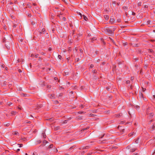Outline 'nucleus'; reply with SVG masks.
I'll return each mask as SVG.
<instances>
[{
    "instance_id": "19",
    "label": "nucleus",
    "mask_w": 155,
    "mask_h": 155,
    "mask_svg": "<svg viewBox=\"0 0 155 155\" xmlns=\"http://www.w3.org/2000/svg\"><path fill=\"white\" fill-rule=\"evenodd\" d=\"M78 113L79 114H82L83 113H85V112H83V111H80V112H78Z\"/></svg>"
},
{
    "instance_id": "17",
    "label": "nucleus",
    "mask_w": 155,
    "mask_h": 155,
    "mask_svg": "<svg viewBox=\"0 0 155 155\" xmlns=\"http://www.w3.org/2000/svg\"><path fill=\"white\" fill-rule=\"evenodd\" d=\"M133 134H134V132H133L131 134V133H130V134H129V136H131L132 135H133Z\"/></svg>"
},
{
    "instance_id": "2",
    "label": "nucleus",
    "mask_w": 155,
    "mask_h": 155,
    "mask_svg": "<svg viewBox=\"0 0 155 155\" xmlns=\"http://www.w3.org/2000/svg\"><path fill=\"white\" fill-rule=\"evenodd\" d=\"M130 148L131 152H133L135 151L136 149V148L134 147L133 145L132 146H130L128 147Z\"/></svg>"
},
{
    "instance_id": "13",
    "label": "nucleus",
    "mask_w": 155,
    "mask_h": 155,
    "mask_svg": "<svg viewBox=\"0 0 155 155\" xmlns=\"http://www.w3.org/2000/svg\"><path fill=\"white\" fill-rule=\"evenodd\" d=\"M83 117L81 116H78V119H83Z\"/></svg>"
},
{
    "instance_id": "8",
    "label": "nucleus",
    "mask_w": 155,
    "mask_h": 155,
    "mask_svg": "<svg viewBox=\"0 0 155 155\" xmlns=\"http://www.w3.org/2000/svg\"><path fill=\"white\" fill-rule=\"evenodd\" d=\"M104 18L106 20H108L109 18L108 16V15H104Z\"/></svg>"
},
{
    "instance_id": "31",
    "label": "nucleus",
    "mask_w": 155,
    "mask_h": 155,
    "mask_svg": "<svg viewBox=\"0 0 155 155\" xmlns=\"http://www.w3.org/2000/svg\"><path fill=\"white\" fill-rule=\"evenodd\" d=\"M8 104L9 105H11L12 104V103L9 102V103H8Z\"/></svg>"
},
{
    "instance_id": "16",
    "label": "nucleus",
    "mask_w": 155,
    "mask_h": 155,
    "mask_svg": "<svg viewBox=\"0 0 155 155\" xmlns=\"http://www.w3.org/2000/svg\"><path fill=\"white\" fill-rule=\"evenodd\" d=\"M53 144H51L49 146V148H51V147H53Z\"/></svg>"
},
{
    "instance_id": "48",
    "label": "nucleus",
    "mask_w": 155,
    "mask_h": 155,
    "mask_svg": "<svg viewBox=\"0 0 155 155\" xmlns=\"http://www.w3.org/2000/svg\"><path fill=\"white\" fill-rule=\"evenodd\" d=\"M57 78H56V77H55V78H54V79H55V80H57Z\"/></svg>"
},
{
    "instance_id": "49",
    "label": "nucleus",
    "mask_w": 155,
    "mask_h": 155,
    "mask_svg": "<svg viewBox=\"0 0 155 155\" xmlns=\"http://www.w3.org/2000/svg\"><path fill=\"white\" fill-rule=\"evenodd\" d=\"M63 20H65V18H63Z\"/></svg>"
},
{
    "instance_id": "32",
    "label": "nucleus",
    "mask_w": 155,
    "mask_h": 155,
    "mask_svg": "<svg viewBox=\"0 0 155 155\" xmlns=\"http://www.w3.org/2000/svg\"><path fill=\"white\" fill-rule=\"evenodd\" d=\"M20 145L19 147H21L22 146V144H19Z\"/></svg>"
},
{
    "instance_id": "42",
    "label": "nucleus",
    "mask_w": 155,
    "mask_h": 155,
    "mask_svg": "<svg viewBox=\"0 0 155 155\" xmlns=\"http://www.w3.org/2000/svg\"><path fill=\"white\" fill-rule=\"evenodd\" d=\"M9 125V124H6V126H8Z\"/></svg>"
},
{
    "instance_id": "64",
    "label": "nucleus",
    "mask_w": 155,
    "mask_h": 155,
    "mask_svg": "<svg viewBox=\"0 0 155 155\" xmlns=\"http://www.w3.org/2000/svg\"><path fill=\"white\" fill-rule=\"evenodd\" d=\"M49 70H50V68H49Z\"/></svg>"
},
{
    "instance_id": "20",
    "label": "nucleus",
    "mask_w": 155,
    "mask_h": 155,
    "mask_svg": "<svg viewBox=\"0 0 155 155\" xmlns=\"http://www.w3.org/2000/svg\"><path fill=\"white\" fill-rule=\"evenodd\" d=\"M136 108L137 109V110H138V109H139L140 107H139V106H136Z\"/></svg>"
},
{
    "instance_id": "47",
    "label": "nucleus",
    "mask_w": 155,
    "mask_h": 155,
    "mask_svg": "<svg viewBox=\"0 0 155 155\" xmlns=\"http://www.w3.org/2000/svg\"><path fill=\"white\" fill-rule=\"evenodd\" d=\"M33 5H36V4L35 3H34V4H33Z\"/></svg>"
},
{
    "instance_id": "38",
    "label": "nucleus",
    "mask_w": 155,
    "mask_h": 155,
    "mask_svg": "<svg viewBox=\"0 0 155 155\" xmlns=\"http://www.w3.org/2000/svg\"><path fill=\"white\" fill-rule=\"evenodd\" d=\"M88 128H89V127H87V128H85V129H83V130H87V129H88Z\"/></svg>"
},
{
    "instance_id": "62",
    "label": "nucleus",
    "mask_w": 155,
    "mask_h": 155,
    "mask_svg": "<svg viewBox=\"0 0 155 155\" xmlns=\"http://www.w3.org/2000/svg\"><path fill=\"white\" fill-rule=\"evenodd\" d=\"M138 5H140V4L139 3Z\"/></svg>"
},
{
    "instance_id": "26",
    "label": "nucleus",
    "mask_w": 155,
    "mask_h": 155,
    "mask_svg": "<svg viewBox=\"0 0 155 155\" xmlns=\"http://www.w3.org/2000/svg\"><path fill=\"white\" fill-rule=\"evenodd\" d=\"M74 147V146H72V147H71L70 148V149H69V150H71V149H72V148H73Z\"/></svg>"
},
{
    "instance_id": "63",
    "label": "nucleus",
    "mask_w": 155,
    "mask_h": 155,
    "mask_svg": "<svg viewBox=\"0 0 155 155\" xmlns=\"http://www.w3.org/2000/svg\"><path fill=\"white\" fill-rule=\"evenodd\" d=\"M32 55H32V54H31V56H32Z\"/></svg>"
},
{
    "instance_id": "9",
    "label": "nucleus",
    "mask_w": 155,
    "mask_h": 155,
    "mask_svg": "<svg viewBox=\"0 0 155 155\" xmlns=\"http://www.w3.org/2000/svg\"><path fill=\"white\" fill-rule=\"evenodd\" d=\"M155 128V124H154L152 127V130H154Z\"/></svg>"
},
{
    "instance_id": "25",
    "label": "nucleus",
    "mask_w": 155,
    "mask_h": 155,
    "mask_svg": "<svg viewBox=\"0 0 155 155\" xmlns=\"http://www.w3.org/2000/svg\"><path fill=\"white\" fill-rule=\"evenodd\" d=\"M67 121H68V120H65V121H64L63 122V123H64V124H66V123L67 122Z\"/></svg>"
},
{
    "instance_id": "14",
    "label": "nucleus",
    "mask_w": 155,
    "mask_h": 155,
    "mask_svg": "<svg viewBox=\"0 0 155 155\" xmlns=\"http://www.w3.org/2000/svg\"><path fill=\"white\" fill-rule=\"evenodd\" d=\"M16 113V112H14V111H12L11 113V114H12V115H14V114H15Z\"/></svg>"
},
{
    "instance_id": "43",
    "label": "nucleus",
    "mask_w": 155,
    "mask_h": 155,
    "mask_svg": "<svg viewBox=\"0 0 155 155\" xmlns=\"http://www.w3.org/2000/svg\"><path fill=\"white\" fill-rule=\"evenodd\" d=\"M19 72H21V70L19 69Z\"/></svg>"
},
{
    "instance_id": "1",
    "label": "nucleus",
    "mask_w": 155,
    "mask_h": 155,
    "mask_svg": "<svg viewBox=\"0 0 155 155\" xmlns=\"http://www.w3.org/2000/svg\"><path fill=\"white\" fill-rule=\"evenodd\" d=\"M115 30V28L113 27L110 28H106L104 31L107 34L112 35L113 34V32Z\"/></svg>"
},
{
    "instance_id": "46",
    "label": "nucleus",
    "mask_w": 155,
    "mask_h": 155,
    "mask_svg": "<svg viewBox=\"0 0 155 155\" xmlns=\"http://www.w3.org/2000/svg\"><path fill=\"white\" fill-rule=\"evenodd\" d=\"M1 67H2V68H4V66H3V65H1Z\"/></svg>"
},
{
    "instance_id": "57",
    "label": "nucleus",
    "mask_w": 155,
    "mask_h": 155,
    "mask_svg": "<svg viewBox=\"0 0 155 155\" xmlns=\"http://www.w3.org/2000/svg\"><path fill=\"white\" fill-rule=\"evenodd\" d=\"M153 96L154 97V98H155V95H153Z\"/></svg>"
},
{
    "instance_id": "23",
    "label": "nucleus",
    "mask_w": 155,
    "mask_h": 155,
    "mask_svg": "<svg viewBox=\"0 0 155 155\" xmlns=\"http://www.w3.org/2000/svg\"><path fill=\"white\" fill-rule=\"evenodd\" d=\"M58 57L60 59H61L62 58V57L61 55H59Z\"/></svg>"
},
{
    "instance_id": "52",
    "label": "nucleus",
    "mask_w": 155,
    "mask_h": 155,
    "mask_svg": "<svg viewBox=\"0 0 155 155\" xmlns=\"http://www.w3.org/2000/svg\"><path fill=\"white\" fill-rule=\"evenodd\" d=\"M51 118H50V119H48V120H51Z\"/></svg>"
},
{
    "instance_id": "7",
    "label": "nucleus",
    "mask_w": 155,
    "mask_h": 155,
    "mask_svg": "<svg viewBox=\"0 0 155 155\" xmlns=\"http://www.w3.org/2000/svg\"><path fill=\"white\" fill-rule=\"evenodd\" d=\"M49 97L51 98H54L55 97H54V95L51 94L49 96Z\"/></svg>"
},
{
    "instance_id": "50",
    "label": "nucleus",
    "mask_w": 155,
    "mask_h": 155,
    "mask_svg": "<svg viewBox=\"0 0 155 155\" xmlns=\"http://www.w3.org/2000/svg\"><path fill=\"white\" fill-rule=\"evenodd\" d=\"M124 46H125V45H127L126 43V44H124Z\"/></svg>"
},
{
    "instance_id": "3",
    "label": "nucleus",
    "mask_w": 155,
    "mask_h": 155,
    "mask_svg": "<svg viewBox=\"0 0 155 155\" xmlns=\"http://www.w3.org/2000/svg\"><path fill=\"white\" fill-rule=\"evenodd\" d=\"M45 85V84H44V83L43 82H41L38 84V86L40 87H42L44 86Z\"/></svg>"
},
{
    "instance_id": "24",
    "label": "nucleus",
    "mask_w": 155,
    "mask_h": 155,
    "mask_svg": "<svg viewBox=\"0 0 155 155\" xmlns=\"http://www.w3.org/2000/svg\"><path fill=\"white\" fill-rule=\"evenodd\" d=\"M65 74L66 75H68V71L65 72Z\"/></svg>"
},
{
    "instance_id": "45",
    "label": "nucleus",
    "mask_w": 155,
    "mask_h": 155,
    "mask_svg": "<svg viewBox=\"0 0 155 155\" xmlns=\"http://www.w3.org/2000/svg\"><path fill=\"white\" fill-rule=\"evenodd\" d=\"M83 107V105H81V108H82Z\"/></svg>"
},
{
    "instance_id": "55",
    "label": "nucleus",
    "mask_w": 155,
    "mask_h": 155,
    "mask_svg": "<svg viewBox=\"0 0 155 155\" xmlns=\"http://www.w3.org/2000/svg\"><path fill=\"white\" fill-rule=\"evenodd\" d=\"M5 69H6V70H8V68H5Z\"/></svg>"
},
{
    "instance_id": "54",
    "label": "nucleus",
    "mask_w": 155,
    "mask_h": 155,
    "mask_svg": "<svg viewBox=\"0 0 155 155\" xmlns=\"http://www.w3.org/2000/svg\"><path fill=\"white\" fill-rule=\"evenodd\" d=\"M12 18H14V17H13L12 16Z\"/></svg>"
},
{
    "instance_id": "53",
    "label": "nucleus",
    "mask_w": 155,
    "mask_h": 155,
    "mask_svg": "<svg viewBox=\"0 0 155 155\" xmlns=\"http://www.w3.org/2000/svg\"><path fill=\"white\" fill-rule=\"evenodd\" d=\"M25 138H23V140H25Z\"/></svg>"
},
{
    "instance_id": "22",
    "label": "nucleus",
    "mask_w": 155,
    "mask_h": 155,
    "mask_svg": "<svg viewBox=\"0 0 155 155\" xmlns=\"http://www.w3.org/2000/svg\"><path fill=\"white\" fill-rule=\"evenodd\" d=\"M43 137L44 138H46V135L45 134H43Z\"/></svg>"
},
{
    "instance_id": "59",
    "label": "nucleus",
    "mask_w": 155,
    "mask_h": 155,
    "mask_svg": "<svg viewBox=\"0 0 155 155\" xmlns=\"http://www.w3.org/2000/svg\"><path fill=\"white\" fill-rule=\"evenodd\" d=\"M91 154V153H89V154Z\"/></svg>"
},
{
    "instance_id": "41",
    "label": "nucleus",
    "mask_w": 155,
    "mask_h": 155,
    "mask_svg": "<svg viewBox=\"0 0 155 155\" xmlns=\"http://www.w3.org/2000/svg\"><path fill=\"white\" fill-rule=\"evenodd\" d=\"M20 151V149H18L17 150V152H18V151Z\"/></svg>"
},
{
    "instance_id": "51",
    "label": "nucleus",
    "mask_w": 155,
    "mask_h": 155,
    "mask_svg": "<svg viewBox=\"0 0 155 155\" xmlns=\"http://www.w3.org/2000/svg\"><path fill=\"white\" fill-rule=\"evenodd\" d=\"M131 80H133L134 79H133V78L132 77H131Z\"/></svg>"
},
{
    "instance_id": "40",
    "label": "nucleus",
    "mask_w": 155,
    "mask_h": 155,
    "mask_svg": "<svg viewBox=\"0 0 155 155\" xmlns=\"http://www.w3.org/2000/svg\"><path fill=\"white\" fill-rule=\"evenodd\" d=\"M96 71L95 70H94L93 71V72L94 73H95L96 72Z\"/></svg>"
},
{
    "instance_id": "12",
    "label": "nucleus",
    "mask_w": 155,
    "mask_h": 155,
    "mask_svg": "<svg viewBox=\"0 0 155 155\" xmlns=\"http://www.w3.org/2000/svg\"><path fill=\"white\" fill-rule=\"evenodd\" d=\"M42 32H40V33L41 34L43 33L45 31V29L44 28H43V29H42Z\"/></svg>"
},
{
    "instance_id": "44",
    "label": "nucleus",
    "mask_w": 155,
    "mask_h": 155,
    "mask_svg": "<svg viewBox=\"0 0 155 155\" xmlns=\"http://www.w3.org/2000/svg\"><path fill=\"white\" fill-rule=\"evenodd\" d=\"M49 51H51V48H49Z\"/></svg>"
},
{
    "instance_id": "61",
    "label": "nucleus",
    "mask_w": 155,
    "mask_h": 155,
    "mask_svg": "<svg viewBox=\"0 0 155 155\" xmlns=\"http://www.w3.org/2000/svg\"><path fill=\"white\" fill-rule=\"evenodd\" d=\"M28 16H31V15H28Z\"/></svg>"
},
{
    "instance_id": "30",
    "label": "nucleus",
    "mask_w": 155,
    "mask_h": 155,
    "mask_svg": "<svg viewBox=\"0 0 155 155\" xmlns=\"http://www.w3.org/2000/svg\"><path fill=\"white\" fill-rule=\"evenodd\" d=\"M142 89H143V92H144L146 90V89L145 88H142Z\"/></svg>"
},
{
    "instance_id": "60",
    "label": "nucleus",
    "mask_w": 155,
    "mask_h": 155,
    "mask_svg": "<svg viewBox=\"0 0 155 155\" xmlns=\"http://www.w3.org/2000/svg\"><path fill=\"white\" fill-rule=\"evenodd\" d=\"M147 22H149H149H150V21H147Z\"/></svg>"
},
{
    "instance_id": "35",
    "label": "nucleus",
    "mask_w": 155,
    "mask_h": 155,
    "mask_svg": "<svg viewBox=\"0 0 155 155\" xmlns=\"http://www.w3.org/2000/svg\"><path fill=\"white\" fill-rule=\"evenodd\" d=\"M13 24H14V25H13V27H15L16 26H17L16 24H14V23H13Z\"/></svg>"
},
{
    "instance_id": "34",
    "label": "nucleus",
    "mask_w": 155,
    "mask_h": 155,
    "mask_svg": "<svg viewBox=\"0 0 155 155\" xmlns=\"http://www.w3.org/2000/svg\"><path fill=\"white\" fill-rule=\"evenodd\" d=\"M140 97L141 98V97L143 98V94H140Z\"/></svg>"
},
{
    "instance_id": "33",
    "label": "nucleus",
    "mask_w": 155,
    "mask_h": 155,
    "mask_svg": "<svg viewBox=\"0 0 155 155\" xmlns=\"http://www.w3.org/2000/svg\"><path fill=\"white\" fill-rule=\"evenodd\" d=\"M37 142H38V143H39L41 142V141L40 140H38L37 141Z\"/></svg>"
},
{
    "instance_id": "36",
    "label": "nucleus",
    "mask_w": 155,
    "mask_h": 155,
    "mask_svg": "<svg viewBox=\"0 0 155 155\" xmlns=\"http://www.w3.org/2000/svg\"><path fill=\"white\" fill-rule=\"evenodd\" d=\"M88 148H89V147L88 146H86L85 148H84L83 149H84V148L87 149Z\"/></svg>"
},
{
    "instance_id": "21",
    "label": "nucleus",
    "mask_w": 155,
    "mask_h": 155,
    "mask_svg": "<svg viewBox=\"0 0 155 155\" xmlns=\"http://www.w3.org/2000/svg\"><path fill=\"white\" fill-rule=\"evenodd\" d=\"M114 20L113 19H110V22H113Z\"/></svg>"
},
{
    "instance_id": "18",
    "label": "nucleus",
    "mask_w": 155,
    "mask_h": 155,
    "mask_svg": "<svg viewBox=\"0 0 155 155\" xmlns=\"http://www.w3.org/2000/svg\"><path fill=\"white\" fill-rule=\"evenodd\" d=\"M48 143V142L46 140H44L43 141V144L46 143Z\"/></svg>"
},
{
    "instance_id": "29",
    "label": "nucleus",
    "mask_w": 155,
    "mask_h": 155,
    "mask_svg": "<svg viewBox=\"0 0 155 155\" xmlns=\"http://www.w3.org/2000/svg\"><path fill=\"white\" fill-rule=\"evenodd\" d=\"M130 81H127L126 82V83L127 84H128L130 83Z\"/></svg>"
},
{
    "instance_id": "28",
    "label": "nucleus",
    "mask_w": 155,
    "mask_h": 155,
    "mask_svg": "<svg viewBox=\"0 0 155 155\" xmlns=\"http://www.w3.org/2000/svg\"><path fill=\"white\" fill-rule=\"evenodd\" d=\"M94 67V65L92 64H91V65H90V67L91 68H93Z\"/></svg>"
},
{
    "instance_id": "11",
    "label": "nucleus",
    "mask_w": 155,
    "mask_h": 155,
    "mask_svg": "<svg viewBox=\"0 0 155 155\" xmlns=\"http://www.w3.org/2000/svg\"><path fill=\"white\" fill-rule=\"evenodd\" d=\"M77 12V13L80 16V17L81 18L82 17V16L81 14V13H80V12Z\"/></svg>"
},
{
    "instance_id": "37",
    "label": "nucleus",
    "mask_w": 155,
    "mask_h": 155,
    "mask_svg": "<svg viewBox=\"0 0 155 155\" xmlns=\"http://www.w3.org/2000/svg\"><path fill=\"white\" fill-rule=\"evenodd\" d=\"M132 15H135V13H134V12H132Z\"/></svg>"
},
{
    "instance_id": "39",
    "label": "nucleus",
    "mask_w": 155,
    "mask_h": 155,
    "mask_svg": "<svg viewBox=\"0 0 155 155\" xmlns=\"http://www.w3.org/2000/svg\"><path fill=\"white\" fill-rule=\"evenodd\" d=\"M35 58H37L38 57V54H36L35 55Z\"/></svg>"
},
{
    "instance_id": "56",
    "label": "nucleus",
    "mask_w": 155,
    "mask_h": 155,
    "mask_svg": "<svg viewBox=\"0 0 155 155\" xmlns=\"http://www.w3.org/2000/svg\"><path fill=\"white\" fill-rule=\"evenodd\" d=\"M61 94H59V96H61Z\"/></svg>"
},
{
    "instance_id": "6",
    "label": "nucleus",
    "mask_w": 155,
    "mask_h": 155,
    "mask_svg": "<svg viewBox=\"0 0 155 155\" xmlns=\"http://www.w3.org/2000/svg\"><path fill=\"white\" fill-rule=\"evenodd\" d=\"M82 16H83L84 19V20L86 21H87L88 20V18H87V17L84 15H83Z\"/></svg>"
},
{
    "instance_id": "27",
    "label": "nucleus",
    "mask_w": 155,
    "mask_h": 155,
    "mask_svg": "<svg viewBox=\"0 0 155 155\" xmlns=\"http://www.w3.org/2000/svg\"><path fill=\"white\" fill-rule=\"evenodd\" d=\"M94 115H94L92 114H90V116L91 117L94 116Z\"/></svg>"
},
{
    "instance_id": "15",
    "label": "nucleus",
    "mask_w": 155,
    "mask_h": 155,
    "mask_svg": "<svg viewBox=\"0 0 155 155\" xmlns=\"http://www.w3.org/2000/svg\"><path fill=\"white\" fill-rule=\"evenodd\" d=\"M139 138H138L135 141L136 143H138L139 142Z\"/></svg>"
},
{
    "instance_id": "4",
    "label": "nucleus",
    "mask_w": 155,
    "mask_h": 155,
    "mask_svg": "<svg viewBox=\"0 0 155 155\" xmlns=\"http://www.w3.org/2000/svg\"><path fill=\"white\" fill-rule=\"evenodd\" d=\"M36 19H34L33 21H31V23L33 25H35V23H36Z\"/></svg>"
},
{
    "instance_id": "10",
    "label": "nucleus",
    "mask_w": 155,
    "mask_h": 155,
    "mask_svg": "<svg viewBox=\"0 0 155 155\" xmlns=\"http://www.w3.org/2000/svg\"><path fill=\"white\" fill-rule=\"evenodd\" d=\"M153 114L152 113L150 114V115H149L150 117L151 118L153 116Z\"/></svg>"
},
{
    "instance_id": "5",
    "label": "nucleus",
    "mask_w": 155,
    "mask_h": 155,
    "mask_svg": "<svg viewBox=\"0 0 155 155\" xmlns=\"http://www.w3.org/2000/svg\"><path fill=\"white\" fill-rule=\"evenodd\" d=\"M12 134H13L15 135H19V133L17 132L14 131L12 132Z\"/></svg>"
},
{
    "instance_id": "58",
    "label": "nucleus",
    "mask_w": 155,
    "mask_h": 155,
    "mask_svg": "<svg viewBox=\"0 0 155 155\" xmlns=\"http://www.w3.org/2000/svg\"><path fill=\"white\" fill-rule=\"evenodd\" d=\"M25 155H27V153H25Z\"/></svg>"
}]
</instances>
